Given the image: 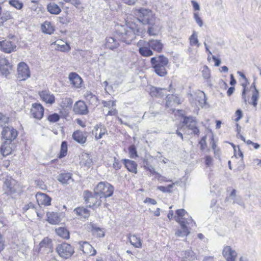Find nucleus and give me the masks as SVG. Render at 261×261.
I'll use <instances>...</instances> for the list:
<instances>
[{
	"mask_svg": "<svg viewBox=\"0 0 261 261\" xmlns=\"http://www.w3.org/2000/svg\"><path fill=\"white\" fill-rule=\"evenodd\" d=\"M143 32V29L135 23H129L128 25L121 26L117 31L116 35L120 40L130 44L136 38V35H142Z\"/></svg>",
	"mask_w": 261,
	"mask_h": 261,
	"instance_id": "1",
	"label": "nucleus"
},
{
	"mask_svg": "<svg viewBox=\"0 0 261 261\" xmlns=\"http://www.w3.org/2000/svg\"><path fill=\"white\" fill-rule=\"evenodd\" d=\"M114 187L107 182H100L94 189L96 194L100 196V199L106 200V198L111 196L114 193Z\"/></svg>",
	"mask_w": 261,
	"mask_h": 261,
	"instance_id": "2",
	"label": "nucleus"
},
{
	"mask_svg": "<svg viewBox=\"0 0 261 261\" xmlns=\"http://www.w3.org/2000/svg\"><path fill=\"white\" fill-rule=\"evenodd\" d=\"M135 14L137 16L138 20L144 24L151 23L156 19L154 14L149 9L145 8L136 9Z\"/></svg>",
	"mask_w": 261,
	"mask_h": 261,
	"instance_id": "3",
	"label": "nucleus"
},
{
	"mask_svg": "<svg viewBox=\"0 0 261 261\" xmlns=\"http://www.w3.org/2000/svg\"><path fill=\"white\" fill-rule=\"evenodd\" d=\"M84 199L90 207H99L102 201V199H100V196L98 194L97 195L95 191L94 194L88 191H85Z\"/></svg>",
	"mask_w": 261,
	"mask_h": 261,
	"instance_id": "4",
	"label": "nucleus"
},
{
	"mask_svg": "<svg viewBox=\"0 0 261 261\" xmlns=\"http://www.w3.org/2000/svg\"><path fill=\"white\" fill-rule=\"evenodd\" d=\"M56 249L59 255L64 259L70 257L74 252L73 248L67 243L58 245Z\"/></svg>",
	"mask_w": 261,
	"mask_h": 261,
	"instance_id": "5",
	"label": "nucleus"
},
{
	"mask_svg": "<svg viewBox=\"0 0 261 261\" xmlns=\"http://www.w3.org/2000/svg\"><path fill=\"white\" fill-rule=\"evenodd\" d=\"M17 189L16 181L11 177L7 176L4 182L3 186L4 193L8 196H12L16 192Z\"/></svg>",
	"mask_w": 261,
	"mask_h": 261,
	"instance_id": "6",
	"label": "nucleus"
},
{
	"mask_svg": "<svg viewBox=\"0 0 261 261\" xmlns=\"http://www.w3.org/2000/svg\"><path fill=\"white\" fill-rule=\"evenodd\" d=\"M18 79L20 81H25L30 77L31 73L28 65L21 62L17 66Z\"/></svg>",
	"mask_w": 261,
	"mask_h": 261,
	"instance_id": "7",
	"label": "nucleus"
},
{
	"mask_svg": "<svg viewBox=\"0 0 261 261\" xmlns=\"http://www.w3.org/2000/svg\"><path fill=\"white\" fill-rule=\"evenodd\" d=\"M17 135V131L13 127L10 126L4 127L2 132L3 138L9 143L14 140Z\"/></svg>",
	"mask_w": 261,
	"mask_h": 261,
	"instance_id": "8",
	"label": "nucleus"
},
{
	"mask_svg": "<svg viewBox=\"0 0 261 261\" xmlns=\"http://www.w3.org/2000/svg\"><path fill=\"white\" fill-rule=\"evenodd\" d=\"M17 46L14 42L9 40L0 41V50L5 53L10 54L16 50Z\"/></svg>",
	"mask_w": 261,
	"mask_h": 261,
	"instance_id": "9",
	"label": "nucleus"
},
{
	"mask_svg": "<svg viewBox=\"0 0 261 261\" xmlns=\"http://www.w3.org/2000/svg\"><path fill=\"white\" fill-rule=\"evenodd\" d=\"M148 25L147 33L150 36H158L161 30V26L160 23L155 20L147 24Z\"/></svg>",
	"mask_w": 261,
	"mask_h": 261,
	"instance_id": "10",
	"label": "nucleus"
},
{
	"mask_svg": "<svg viewBox=\"0 0 261 261\" xmlns=\"http://www.w3.org/2000/svg\"><path fill=\"white\" fill-rule=\"evenodd\" d=\"M222 254L226 261H236L237 253L229 246L224 247Z\"/></svg>",
	"mask_w": 261,
	"mask_h": 261,
	"instance_id": "11",
	"label": "nucleus"
},
{
	"mask_svg": "<svg viewBox=\"0 0 261 261\" xmlns=\"http://www.w3.org/2000/svg\"><path fill=\"white\" fill-rule=\"evenodd\" d=\"M44 110V108L41 104L35 103L32 105L31 113L33 117L41 119L43 116Z\"/></svg>",
	"mask_w": 261,
	"mask_h": 261,
	"instance_id": "12",
	"label": "nucleus"
},
{
	"mask_svg": "<svg viewBox=\"0 0 261 261\" xmlns=\"http://www.w3.org/2000/svg\"><path fill=\"white\" fill-rule=\"evenodd\" d=\"M80 249L82 250L84 254L94 256L96 254V251L93 247L87 242H80Z\"/></svg>",
	"mask_w": 261,
	"mask_h": 261,
	"instance_id": "13",
	"label": "nucleus"
},
{
	"mask_svg": "<svg viewBox=\"0 0 261 261\" xmlns=\"http://www.w3.org/2000/svg\"><path fill=\"white\" fill-rule=\"evenodd\" d=\"M73 111L75 114L86 115L88 113V107L85 103L79 100L75 102L73 107Z\"/></svg>",
	"mask_w": 261,
	"mask_h": 261,
	"instance_id": "14",
	"label": "nucleus"
},
{
	"mask_svg": "<svg viewBox=\"0 0 261 261\" xmlns=\"http://www.w3.org/2000/svg\"><path fill=\"white\" fill-rule=\"evenodd\" d=\"M168 62V58L163 55H160L158 57L152 58L150 60V63L153 67H156L157 66H167Z\"/></svg>",
	"mask_w": 261,
	"mask_h": 261,
	"instance_id": "15",
	"label": "nucleus"
},
{
	"mask_svg": "<svg viewBox=\"0 0 261 261\" xmlns=\"http://www.w3.org/2000/svg\"><path fill=\"white\" fill-rule=\"evenodd\" d=\"M183 123L187 126V127L192 130V133L195 135L199 133L198 128L196 126V122L191 117H186L184 118Z\"/></svg>",
	"mask_w": 261,
	"mask_h": 261,
	"instance_id": "16",
	"label": "nucleus"
},
{
	"mask_svg": "<svg viewBox=\"0 0 261 261\" xmlns=\"http://www.w3.org/2000/svg\"><path fill=\"white\" fill-rule=\"evenodd\" d=\"M119 40L120 39H118L116 33L114 37H107L105 43L106 47L111 50L117 48L119 46Z\"/></svg>",
	"mask_w": 261,
	"mask_h": 261,
	"instance_id": "17",
	"label": "nucleus"
},
{
	"mask_svg": "<svg viewBox=\"0 0 261 261\" xmlns=\"http://www.w3.org/2000/svg\"><path fill=\"white\" fill-rule=\"evenodd\" d=\"M87 133L80 130L75 131L72 134V138L78 143L84 144L87 141Z\"/></svg>",
	"mask_w": 261,
	"mask_h": 261,
	"instance_id": "18",
	"label": "nucleus"
},
{
	"mask_svg": "<svg viewBox=\"0 0 261 261\" xmlns=\"http://www.w3.org/2000/svg\"><path fill=\"white\" fill-rule=\"evenodd\" d=\"M36 200L39 205L48 206L50 205L51 199L45 194L37 193L36 195Z\"/></svg>",
	"mask_w": 261,
	"mask_h": 261,
	"instance_id": "19",
	"label": "nucleus"
},
{
	"mask_svg": "<svg viewBox=\"0 0 261 261\" xmlns=\"http://www.w3.org/2000/svg\"><path fill=\"white\" fill-rule=\"evenodd\" d=\"M147 44L150 48L158 53H161L164 47L161 41L158 39H150L148 41Z\"/></svg>",
	"mask_w": 261,
	"mask_h": 261,
	"instance_id": "20",
	"label": "nucleus"
},
{
	"mask_svg": "<svg viewBox=\"0 0 261 261\" xmlns=\"http://www.w3.org/2000/svg\"><path fill=\"white\" fill-rule=\"evenodd\" d=\"M177 222L180 224L181 230H177L175 234L177 237H184L187 236L190 233V230L188 228L186 224L185 221L182 220L177 219Z\"/></svg>",
	"mask_w": 261,
	"mask_h": 261,
	"instance_id": "21",
	"label": "nucleus"
},
{
	"mask_svg": "<svg viewBox=\"0 0 261 261\" xmlns=\"http://www.w3.org/2000/svg\"><path fill=\"white\" fill-rule=\"evenodd\" d=\"M107 133V130L106 128L101 124L96 125L93 130V134H94L96 140L102 138L103 136L106 134Z\"/></svg>",
	"mask_w": 261,
	"mask_h": 261,
	"instance_id": "22",
	"label": "nucleus"
},
{
	"mask_svg": "<svg viewBox=\"0 0 261 261\" xmlns=\"http://www.w3.org/2000/svg\"><path fill=\"white\" fill-rule=\"evenodd\" d=\"M195 98V104L197 107L199 106L202 108L206 104V96L203 92L201 91H197L196 93Z\"/></svg>",
	"mask_w": 261,
	"mask_h": 261,
	"instance_id": "23",
	"label": "nucleus"
},
{
	"mask_svg": "<svg viewBox=\"0 0 261 261\" xmlns=\"http://www.w3.org/2000/svg\"><path fill=\"white\" fill-rule=\"evenodd\" d=\"M41 99L46 103L53 104L55 102V98L53 94L48 91H42L39 93Z\"/></svg>",
	"mask_w": 261,
	"mask_h": 261,
	"instance_id": "24",
	"label": "nucleus"
},
{
	"mask_svg": "<svg viewBox=\"0 0 261 261\" xmlns=\"http://www.w3.org/2000/svg\"><path fill=\"white\" fill-rule=\"evenodd\" d=\"M71 84L75 88H80L82 83V78L75 72H71L69 75Z\"/></svg>",
	"mask_w": 261,
	"mask_h": 261,
	"instance_id": "25",
	"label": "nucleus"
},
{
	"mask_svg": "<svg viewBox=\"0 0 261 261\" xmlns=\"http://www.w3.org/2000/svg\"><path fill=\"white\" fill-rule=\"evenodd\" d=\"M73 212L80 219H87L90 216V211L84 207H78L74 209Z\"/></svg>",
	"mask_w": 261,
	"mask_h": 261,
	"instance_id": "26",
	"label": "nucleus"
},
{
	"mask_svg": "<svg viewBox=\"0 0 261 261\" xmlns=\"http://www.w3.org/2000/svg\"><path fill=\"white\" fill-rule=\"evenodd\" d=\"M122 161L129 171L134 173H137V164L135 161L127 159H123Z\"/></svg>",
	"mask_w": 261,
	"mask_h": 261,
	"instance_id": "27",
	"label": "nucleus"
},
{
	"mask_svg": "<svg viewBox=\"0 0 261 261\" xmlns=\"http://www.w3.org/2000/svg\"><path fill=\"white\" fill-rule=\"evenodd\" d=\"M41 31L43 33L51 35L55 31V27L53 24L48 21H45L41 25Z\"/></svg>",
	"mask_w": 261,
	"mask_h": 261,
	"instance_id": "28",
	"label": "nucleus"
},
{
	"mask_svg": "<svg viewBox=\"0 0 261 261\" xmlns=\"http://www.w3.org/2000/svg\"><path fill=\"white\" fill-rule=\"evenodd\" d=\"M165 89H162L155 87L150 88V94L152 97H162L165 95Z\"/></svg>",
	"mask_w": 261,
	"mask_h": 261,
	"instance_id": "29",
	"label": "nucleus"
},
{
	"mask_svg": "<svg viewBox=\"0 0 261 261\" xmlns=\"http://www.w3.org/2000/svg\"><path fill=\"white\" fill-rule=\"evenodd\" d=\"M47 221L51 224H57L60 222V218L59 214L55 212H48L46 214Z\"/></svg>",
	"mask_w": 261,
	"mask_h": 261,
	"instance_id": "30",
	"label": "nucleus"
},
{
	"mask_svg": "<svg viewBox=\"0 0 261 261\" xmlns=\"http://www.w3.org/2000/svg\"><path fill=\"white\" fill-rule=\"evenodd\" d=\"M85 98L88 101L90 104L93 106H97L98 103V99L97 97L92 93L90 91H87L84 94Z\"/></svg>",
	"mask_w": 261,
	"mask_h": 261,
	"instance_id": "31",
	"label": "nucleus"
},
{
	"mask_svg": "<svg viewBox=\"0 0 261 261\" xmlns=\"http://www.w3.org/2000/svg\"><path fill=\"white\" fill-rule=\"evenodd\" d=\"M47 10L50 14L58 15L61 12V9L56 4L50 3L47 6Z\"/></svg>",
	"mask_w": 261,
	"mask_h": 261,
	"instance_id": "32",
	"label": "nucleus"
},
{
	"mask_svg": "<svg viewBox=\"0 0 261 261\" xmlns=\"http://www.w3.org/2000/svg\"><path fill=\"white\" fill-rule=\"evenodd\" d=\"M180 255L183 259H188L190 260H194L196 258L195 253L191 249H188L186 251H182L180 253Z\"/></svg>",
	"mask_w": 261,
	"mask_h": 261,
	"instance_id": "33",
	"label": "nucleus"
},
{
	"mask_svg": "<svg viewBox=\"0 0 261 261\" xmlns=\"http://www.w3.org/2000/svg\"><path fill=\"white\" fill-rule=\"evenodd\" d=\"M90 226L91 231L92 232L93 235L99 238L104 237L105 232L102 229L96 227V226L95 224L92 223H90Z\"/></svg>",
	"mask_w": 261,
	"mask_h": 261,
	"instance_id": "34",
	"label": "nucleus"
},
{
	"mask_svg": "<svg viewBox=\"0 0 261 261\" xmlns=\"http://www.w3.org/2000/svg\"><path fill=\"white\" fill-rule=\"evenodd\" d=\"M130 243L136 248H141L142 247V242L140 238L136 235H130L129 237Z\"/></svg>",
	"mask_w": 261,
	"mask_h": 261,
	"instance_id": "35",
	"label": "nucleus"
},
{
	"mask_svg": "<svg viewBox=\"0 0 261 261\" xmlns=\"http://www.w3.org/2000/svg\"><path fill=\"white\" fill-rule=\"evenodd\" d=\"M56 233L60 237L68 239L69 238V232L64 227H60L56 229Z\"/></svg>",
	"mask_w": 261,
	"mask_h": 261,
	"instance_id": "36",
	"label": "nucleus"
},
{
	"mask_svg": "<svg viewBox=\"0 0 261 261\" xmlns=\"http://www.w3.org/2000/svg\"><path fill=\"white\" fill-rule=\"evenodd\" d=\"M57 179L62 184H68V181L71 179V174L70 173L60 174Z\"/></svg>",
	"mask_w": 261,
	"mask_h": 261,
	"instance_id": "37",
	"label": "nucleus"
},
{
	"mask_svg": "<svg viewBox=\"0 0 261 261\" xmlns=\"http://www.w3.org/2000/svg\"><path fill=\"white\" fill-rule=\"evenodd\" d=\"M81 163L85 166L90 167L92 164V159L89 154L84 153L81 156Z\"/></svg>",
	"mask_w": 261,
	"mask_h": 261,
	"instance_id": "38",
	"label": "nucleus"
},
{
	"mask_svg": "<svg viewBox=\"0 0 261 261\" xmlns=\"http://www.w3.org/2000/svg\"><path fill=\"white\" fill-rule=\"evenodd\" d=\"M189 40L191 46H196L197 47H199L200 43L199 42L197 33L196 31H193V34L189 38Z\"/></svg>",
	"mask_w": 261,
	"mask_h": 261,
	"instance_id": "39",
	"label": "nucleus"
},
{
	"mask_svg": "<svg viewBox=\"0 0 261 261\" xmlns=\"http://www.w3.org/2000/svg\"><path fill=\"white\" fill-rule=\"evenodd\" d=\"M176 103L179 104L178 100L177 101V97L173 95L168 94L166 96V106L167 107H169L173 105V103Z\"/></svg>",
	"mask_w": 261,
	"mask_h": 261,
	"instance_id": "40",
	"label": "nucleus"
},
{
	"mask_svg": "<svg viewBox=\"0 0 261 261\" xmlns=\"http://www.w3.org/2000/svg\"><path fill=\"white\" fill-rule=\"evenodd\" d=\"M12 149L9 143H5L1 148V154L3 156H6L11 153Z\"/></svg>",
	"mask_w": 261,
	"mask_h": 261,
	"instance_id": "41",
	"label": "nucleus"
},
{
	"mask_svg": "<svg viewBox=\"0 0 261 261\" xmlns=\"http://www.w3.org/2000/svg\"><path fill=\"white\" fill-rule=\"evenodd\" d=\"M139 53L144 57H150L153 55V51L146 46H143L139 48Z\"/></svg>",
	"mask_w": 261,
	"mask_h": 261,
	"instance_id": "42",
	"label": "nucleus"
},
{
	"mask_svg": "<svg viewBox=\"0 0 261 261\" xmlns=\"http://www.w3.org/2000/svg\"><path fill=\"white\" fill-rule=\"evenodd\" d=\"M166 66H157L156 67H153L155 72L160 76H164L167 73V71L166 69Z\"/></svg>",
	"mask_w": 261,
	"mask_h": 261,
	"instance_id": "43",
	"label": "nucleus"
},
{
	"mask_svg": "<svg viewBox=\"0 0 261 261\" xmlns=\"http://www.w3.org/2000/svg\"><path fill=\"white\" fill-rule=\"evenodd\" d=\"M40 248H47L50 249L52 247L51 240L48 238H44L39 244Z\"/></svg>",
	"mask_w": 261,
	"mask_h": 261,
	"instance_id": "44",
	"label": "nucleus"
},
{
	"mask_svg": "<svg viewBox=\"0 0 261 261\" xmlns=\"http://www.w3.org/2000/svg\"><path fill=\"white\" fill-rule=\"evenodd\" d=\"M67 143L66 141L62 142L61 146V150L59 155V158L61 159L65 156L67 153Z\"/></svg>",
	"mask_w": 261,
	"mask_h": 261,
	"instance_id": "45",
	"label": "nucleus"
},
{
	"mask_svg": "<svg viewBox=\"0 0 261 261\" xmlns=\"http://www.w3.org/2000/svg\"><path fill=\"white\" fill-rule=\"evenodd\" d=\"M187 213L184 209H179L176 212L177 216L175 217V220L177 222V219L185 221V214Z\"/></svg>",
	"mask_w": 261,
	"mask_h": 261,
	"instance_id": "46",
	"label": "nucleus"
},
{
	"mask_svg": "<svg viewBox=\"0 0 261 261\" xmlns=\"http://www.w3.org/2000/svg\"><path fill=\"white\" fill-rule=\"evenodd\" d=\"M12 65L10 64L1 68L0 71L3 75L7 76L10 73V71L12 70Z\"/></svg>",
	"mask_w": 261,
	"mask_h": 261,
	"instance_id": "47",
	"label": "nucleus"
},
{
	"mask_svg": "<svg viewBox=\"0 0 261 261\" xmlns=\"http://www.w3.org/2000/svg\"><path fill=\"white\" fill-rule=\"evenodd\" d=\"M258 96V91L256 89H255V91H254L251 97V100L252 101L251 102H249V103L252 104L254 107H256L257 105Z\"/></svg>",
	"mask_w": 261,
	"mask_h": 261,
	"instance_id": "48",
	"label": "nucleus"
},
{
	"mask_svg": "<svg viewBox=\"0 0 261 261\" xmlns=\"http://www.w3.org/2000/svg\"><path fill=\"white\" fill-rule=\"evenodd\" d=\"M174 186V184H172L171 185H169L167 187L160 186H158L157 187V189L164 193H170V192H171V189L172 188H173Z\"/></svg>",
	"mask_w": 261,
	"mask_h": 261,
	"instance_id": "49",
	"label": "nucleus"
},
{
	"mask_svg": "<svg viewBox=\"0 0 261 261\" xmlns=\"http://www.w3.org/2000/svg\"><path fill=\"white\" fill-rule=\"evenodd\" d=\"M13 18L12 14L10 11H6L4 12L2 16L1 17V19L3 21V22L6 21L9 19H11Z\"/></svg>",
	"mask_w": 261,
	"mask_h": 261,
	"instance_id": "50",
	"label": "nucleus"
},
{
	"mask_svg": "<svg viewBox=\"0 0 261 261\" xmlns=\"http://www.w3.org/2000/svg\"><path fill=\"white\" fill-rule=\"evenodd\" d=\"M194 19L199 27H202L203 24V20L199 16L198 12H195L193 14Z\"/></svg>",
	"mask_w": 261,
	"mask_h": 261,
	"instance_id": "51",
	"label": "nucleus"
},
{
	"mask_svg": "<svg viewBox=\"0 0 261 261\" xmlns=\"http://www.w3.org/2000/svg\"><path fill=\"white\" fill-rule=\"evenodd\" d=\"M9 4L17 9L20 10L22 8L23 4L18 0H10Z\"/></svg>",
	"mask_w": 261,
	"mask_h": 261,
	"instance_id": "52",
	"label": "nucleus"
},
{
	"mask_svg": "<svg viewBox=\"0 0 261 261\" xmlns=\"http://www.w3.org/2000/svg\"><path fill=\"white\" fill-rule=\"evenodd\" d=\"M60 119V116L57 113H54L49 115L47 117V120L52 123L56 122Z\"/></svg>",
	"mask_w": 261,
	"mask_h": 261,
	"instance_id": "53",
	"label": "nucleus"
},
{
	"mask_svg": "<svg viewBox=\"0 0 261 261\" xmlns=\"http://www.w3.org/2000/svg\"><path fill=\"white\" fill-rule=\"evenodd\" d=\"M202 75L205 79H209L211 77L210 70L207 66H204L202 71Z\"/></svg>",
	"mask_w": 261,
	"mask_h": 261,
	"instance_id": "54",
	"label": "nucleus"
},
{
	"mask_svg": "<svg viewBox=\"0 0 261 261\" xmlns=\"http://www.w3.org/2000/svg\"><path fill=\"white\" fill-rule=\"evenodd\" d=\"M185 222L187 226H188V228L190 230L192 227L195 226V223L194 222L191 217H189L186 218L185 217Z\"/></svg>",
	"mask_w": 261,
	"mask_h": 261,
	"instance_id": "55",
	"label": "nucleus"
},
{
	"mask_svg": "<svg viewBox=\"0 0 261 261\" xmlns=\"http://www.w3.org/2000/svg\"><path fill=\"white\" fill-rule=\"evenodd\" d=\"M55 44H56V43H55ZM57 49L60 51H68L70 49L69 45L67 43H65L63 45H60L59 44H57Z\"/></svg>",
	"mask_w": 261,
	"mask_h": 261,
	"instance_id": "56",
	"label": "nucleus"
},
{
	"mask_svg": "<svg viewBox=\"0 0 261 261\" xmlns=\"http://www.w3.org/2000/svg\"><path fill=\"white\" fill-rule=\"evenodd\" d=\"M73 103L72 100L70 98H65L61 102L63 107H70Z\"/></svg>",
	"mask_w": 261,
	"mask_h": 261,
	"instance_id": "57",
	"label": "nucleus"
},
{
	"mask_svg": "<svg viewBox=\"0 0 261 261\" xmlns=\"http://www.w3.org/2000/svg\"><path fill=\"white\" fill-rule=\"evenodd\" d=\"M9 64H10V63L7 59L3 56L0 57V69Z\"/></svg>",
	"mask_w": 261,
	"mask_h": 261,
	"instance_id": "58",
	"label": "nucleus"
},
{
	"mask_svg": "<svg viewBox=\"0 0 261 261\" xmlns=\"http://www.w3.org/2000/svg\"><path fill=\"white\" fill-rule=\"evenodd\" d=\"M102 103L105 107H107L109 109L115 107L116 106L115 101H103Z\"/></svg>",
	"mask_w": 261,
	"mask_h": 261,
	"instance_id": "59",
	"label": "nucleus"
},
{
	"mask_svg": "<svg viewBox=\"0 0 261 261\" xmlns=\"http://www.w3.org/2000/svg\"><path fill=\"white\" fill-rule=\"evenodd\" d=\"M129 153L130 155V156L132 158H134L135 156H137V151L135 148V147L134 145H132L129 147Z\"/></svg>",
	"mask_w": 261,
	"mask_h": 261,
	"instance_id": "60",
	"label": "nucleus"
},
{
	"mask_svg": "<svg viewBox=\"0 0 261 261\" xmlns=\"http://www.w3.org/2000/svg\"><path fill=\"white\" fill-rule=\"evenodd\" d=\"M213 159L211 156H210L209 155H206L205 156V164L206 166H207V167L211 166L213 165Z\"/></svg>",
	"mask_w": 261,
	"mask_h": 261,
	"instance_id": "61",
	"label": "nucleus"
},
{
	"mask_svg": "<svg viewBox=\"0 0 261 261\" xmlns=\"http://www.w3.org/2000/svg\"><path fill=\"white\" fill-rule=\"evenodd\" d=\"M144 169L148 170L151 174H155L156 175V173H158L155 171L154 168L151 165L147 164L146 165L144 166Z\"/></svg>",
	"mask_w": 261,
	"mask_h": 261,
	"instance_id": "62",
	"label": "nucleus"
},
{
	"mask_svg": "<svg viewBox=\"0 0 261 261\" xmlns=\"http://www.w3.org/2000/svg\"><path fill=\"white\" fill-rule=\"evenodd\" d=\"M113 166L115 170H118L121 168V164L120 163V162L116 158H115Z\"/></svg>",
	"mask_w": 261,
	"mask_h": 261,
	"instance_id": "63",
	"label": "nucleus"
},
{
	"mask_svg": "<svg viewBox=\"0 0 261 261\" xmlns=\"http://www.w3.org/2000/svg\"><path fill=\"white\" fill-rule=\"evenodd\" d=\"M117 110L115 108L113 107L111 108V109L108 111V113L106 115V116H116L117 114Z\"/></svg>",
	"mask_w": 261,
	"mask_h": 261,
	"instance_id": "64",
	"label": "nucleus"
}]
</instances>
